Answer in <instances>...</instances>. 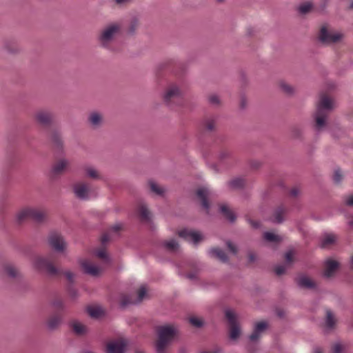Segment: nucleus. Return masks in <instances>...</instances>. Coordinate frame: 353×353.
<instances>
[{
    "instance_id": "f704fd0d",
    "label": "nucleus",
    "mask_w": 353,
    "mask_h": 353,
    "mask_svg": "<svg viewBox=\"0 0 353 353\" xmlns=\"http://www.w3.org/2000/svg\"><path fill=\"white\" fill-rule=\"evenodd\" d=\"M85 175L86 177L94 179L99 180L101 179V176L99 172L92 166H86L84 168Z\"/></svg>"
},
{
    "instance_id": "774afa93",
    "label": "nucleus",
    "mask_w": 353,
    "mask_h": 353,
    "mask_svg": "<svg viewBox=\"0 0 353 353\" xmlns=\"http://www.w3.org/2000/svg\"><path fill=\"white\" fill-rule=\"evenodd\" d=\"M345 203L347 206H353V194L348 195L345 198Z\"/></svg>"
},
{
    "instance_id": "69168bd1",
    "label": "nucleus",
    "mask_w": 353,
    "mask_h": 353,
    "mask_svg": "<svg viewBox=\"0 0 353 353\" xmlns=\"http://www.w3.org/2000/svg\"><path fill=\"white\" fill-rule=\"evenodd\" d=\"M245 349L248 353H256L258 350V347L256 345L249 343L245 346Z\"/></svg>"
},
{
    "instance_id": "4d7b16f0",
    "label": "nucleus",
    "mask_w": 353,
    "mask_h": 353,
    "mask_svg": "<svg viewBox=\"0 0 353 353\" xmlns=\"http://www.w3.org/2000/svg\"><path fill=\"white\" fill-rule=\"evenodd\" d=\"M225 245L231 253H232L234 255L237 254L238 248L231 241H225Z\"/></svg>"
},
{
    "instance_id": "39448f33",
    "label": "nucleus",
    "mask_w": 353,
    "mask_h": 353,
    "mask_svg": "<svg viewBox=\"0 0 353 353\" xmlns=\"http://www.w3.org/2000/svg\"><path fill=\"white\" fill-rule=\"evenodd\" d=\"M34 122L45 128H50L54 124V113L49 109H39L33 114Z\"/></svg>"
},
{
    "instance_id": "58836bf2",
    "label": "nucleus",
    "mask_w": 353,
    "mask_h": 353,
    "mask_svg": "<svg viewBox=\"0 0 353 353\" xmlns=\"http://www.w3.org/2000/svg\"><path fill=\"white\" fill-rule=\"evenodd\" d=\"M313 4L311 2H304L301 3L296 8L300 14L304 15L308 14L312 9Z\"/></svg>"
},
{
    "instance_id": "ea45409f",
    "label": "nucleus",
    "mask_w": 353,
    "mask_h": 353,
    "mask_svg": "<svg viewBox=\"0 0 353 353\" xmlns=\"http://www.w3.org/2000/svg\"><path fill=\"white\" fill-rule=\"evenodd\" d=\"M263 238L265 241L272 243H281L283 240L281 236L270 232H265L263 234Z\"/></svg>"
},
{
    "instance_id": "72a5a7b5",
    "label": "nucleus",
    "mask_w": 353,
    "mask_h": 353,
    "mask_svg": "<svg viewBox=\"0 0 353 353\" xmlns=\"http://www.w3.org/2000/svg\"><path fill=\"white\" fill-rule=\"evenodd\" d=\"M161 246L170 252H175L179 249V244L175 239L165 241L161 243Z\"/></svg>"
},
{
    "instance_id": "3c124183",
    "label": "nucleus",
    "mask_w": 353,
    "mask_h": 353,
    "mask_svg": "<svg viewBox=\"0 0 353 353\" xmlns=\"http://www.w3.org/2000/svg\"><path fill=\"white\" fill-rule=\"evenodd\" d=\"M190 239L194 244L196 245L203 240V236L199 232L193 230Z\"/></svg>"
},
{
    "instance_id": "f257e3e1",
    "label": "nucleus",
    "mask_w": 353,
    "mask_h": 353,
    "mask_svg": "<svg viewBox=\"0 0 353 353\" xmlns=\"http://www.w3.org/2000/svg\"><path fill=\"white\" fill-rule=\"evenodd\" d=\"M158 340L155 345L157 353H165L168 344L179 334L178 328L173 325H161L157 330Z\"/></svg>"
},
{
    "instance_id": "e2e57ef3",
    "label": "nucleus",
    "mask_w": 353,
    "mask_h": 353,
    "mask_svg": "<svg viewBox=\"0 0 353 353\" xmlns=\"http://www.w3.org/2000/svg\"><path fill=\"white\" fill-rule=\"evenodd\" d=\"M294 250L292 249L288 250L285 254V259L288 263L293 262Z\"/></svg>"
},
{
    "instance_id": "a878e982",
    "label": "nucleus",
    "mask_w": 353,
    "mask_h": 353,
    "mask_svg": "<svg viewBox=\"0 0 353 353\" xmlns=\"http://www.w3.org/2000/svg\"><path fill=\"white\" fill-rule=\"evenodd\" d=\"M328 117V114L324 113H320L319 112H315L314 114V118L315 120V127L318 131H320L325 128L326 126V120Z\"/></svg>"
},
{
    "instance_id": "c9c22d12",
    "label": "nucleus",
    "mask_w": 353,
    "mask_h": 353,
    "mask_svg": "<svg viewBox=\"0 0 353 353\" xmlns=\"http://www.w3.org/2000/svg\"><path fill=\"white\" fill-rule=\"evenodd\" d=\"M290 138L294 140H303V130L301 127L294 125L290 128Z\"/></svg>"
},
{
    "instance_id": "a18cd8bd",
    "label": "nucleus",
    "mask_w": 353,
    "mask_h": 353,
    "mask_svg": "<svg viewBox=\"0 0 353 353\" xmlns=\"http://www.w3.org/2000/svg\"><path fill=\"white\" fill-rule=\"evenodd\" d=\"M149 185L151 190L159 196H163L165 190L159 187L155 182L150 181Z\"/></svg>"
},
{
    "instance_id": "6e6552de",
    "label": "nucleus",
    "mask_w": 353,
    "mask_h": 353,
    "mask_svg": "<svg viewBox=\"0 0 353 353\" xmlns=\"http://www.w3.org/2000/svg\"><path fill=\"white\" fill-rule=\"evenodd\" d=\"M34 266L39 271L46 270L50 276H56L59 270L46 258L37 256L34 261Z\"/></svg>"
},
{
    "instance_id": "c756f323",
    "label": "nucleus",
    "mask_w": 353,
    "mask_h": 353,
    "mask_svg": "<svg viewBox=\"0 0 353 353\" xmlns=\"http://www.w3.org/2000/svg\"><path fill=\"white\" fill-rule=\"evenodd\" d=\"M228 185L231 190H242L245 188V181L242 177H236L229 181Z\"/></svg>"
},
{
    "instance_id": "e433bc0d",
    "label": "nucleus",
    "mask_w": 353,
    "mask_h": 353,
    "mask_svg": "<svg viewBox=\"0 0 353 353\" xmlns=\"http://www.w3.org/2000/svg\"><path fill=\"white\" fill-rule=\"evenodd\" d=\"M139 24V19L137 17L134 16L130 19L128 27L127 28V34L129 35H134L136 32L137 28Z\"/></svg>"
},
{
    "instance_id": "6e6d98bb",
    "label": "nucleus",
    "mask_w": 353,
    "mask_h": 353,
    "mask_svg": "<svg viewBox=\"0 0 353 353\" xmlns=\"http://www.w3.org/2000/svg\"><path fill=\"white\" fill-rule=\"evenodd\" d=\"M68 294L72 299H76L79 296V292L73 285H69L67 288Z\"/></svg>"
},
{
    "instance_id": "4c0bfd02",
    "label": "nucleus",
    "mask_w": 353,
    "mask_h": 353,
    "mask_svg": "<svg viewBox=\"0 0 353 353\" xmlns=\"http://www.w3.org/2000/svg\"><path fill=\"white\" fill-rule=\"evenodd\" d=\"M279 88L288 97H292L295 94V88L285 81H281L279 83Z\"/></svg>"
},
{
    "instance_id": "79ce46f5",
    "label": "nucleus",
    "mask_w": 353,
    "mask_h": 353,
    "mask_svg": "<svg viewBox=\"0 0 353 353\" xmlns=\"http://www.w3.org/2000/svg\"><path fill=\"white\" fill-rule=\"evenodd\" d=\"M87 312L89 314V315L92 318H99L103 313L101 307L92 306L88 307Z\"/></svg>"
},
{
    "instance_id": "b1692460",
    "label": "nucleus",
    "mask_w": 353,
    "mask_h": 353,
    "mask_svg": "<svg viewBox=\"0 0 353 353\" xmlns=\"http://www.w3.org/2000/svg\"><path fill=\"white\" fill-rule=\"evenodd\" d=\"M209 254L221 262L226 263L229 261V258L226 253L219 248H212L209 250Z\"/></svg>"
},
{
    "instance_id": "603ef678",
    "label": "nucleus",
    "mask_w": 353,
    "mask_h": 353,
    "mask_svg": "<svg viewBox=\"0 0 353 353\" xmlns=\"http://www.w3.org/2000/svg\"><path fill=\"white\" fill-rule=\"evenodd\" d=\"M146 294H147L146 288L143 286H141L138 291V297L135 300L136 303L137 304L141 303L143 301V298L146 296Z\"/></svg>"
},
{
    "instance_id": "dca6fc26",
    "label": "nucleus",
    "mask_w": 353,
    "mask_h": 353,
    "mask_svg": "<svg viewBox=\"0 0 353 353\" xmlns=\"http://www.w3.org/2000/svg\"><path fill=\"white\" fill-rule=\"evenodd\" d=\"M126 343L124 341H114L106 345V353H125Z\"/></svg>"
},
{
    "instance_id": "5701e85b",
    "label": "nucleus",
    "mask_w": 353,
    "mask_h": 353,
    "mask_svg": "<svg viewBox=\"0 0 353 353\" xmlns=\"http://www.w3.org/2000/svg\"><path fill=\"white\" fill-rule=\"evenodd\" d=\"M50 140L54 149L59 151H61L63 149V141L59 132L52 130L50 134Z\"/></svg>"
},
{
    "instance_id": "6ab92c4d",
    "label": "nucleus",
    "mask_w": 353,
    "mask_h": 353,
    "mask_svg": "<svg viewBox=\"0 0 353 353\" xmlns=\"http://www.w3.org/2000/svg\"><path fill=\"white\" fill-rule=\"evenodd\" d=\"M196 194L200 199L202 207L206 210L207 213H208L210 208V204L208 201V190L205 188H199L196 190Z\"/></svg>"
},
{
    "instance_id": "864d4df0",
    "label": "nucleus",
    "mask_w": 353,
    "mask_h": 353,
    "mask_svg": "<svg viewBox=\"0 0 353 353\" xmlns=\"http://www.w3.org/2000/svg\"><path fill=\"white\" fill-rule=\"evenodd\" d=\"M343 179V175L341 174V171L339 168H337L334 170L333 175V180L335 183L339 184Z\"/></svg>"
},
{
    "instance_id": "0e129e2a",
    "label": "nucleus",
    "mask_w": 353,
    "mask_h": 353,
    "mask_svg": "<svg viewBox=\"0 0 353 353\" xmlns=\"http://www.w3.org/2000/svg\"><path fill=\"white\" fill-rule=\"evenodd\" d=\"M64 275L70 283V285H73L74 283V274L70 271H65L64 272Z\"/></svg>"
},
{
    "instance_id": "423d86ee",
    "label": "nucleus",
    "mask_w": 353,
    "mask_h": 353,
    "mask_svg": "<svg viewBox=\"0 0 353 353\" xmlns=\"http://www.w3.org/2000/svg\"><path fill=\"white\" fill-rule=\"evenodd\" d=\"M343 34L339 32H332L328 30L327 26H323L319 30L317 39L323 45H332L339 42Z\"/></svg>"
},
{
    "instance_id": "338daca9",
    "label": "nucleus",
    "mask_w": 353,
    "mask_h": 353,
    "mask_svg": "<svg viewBox=\"0 0 353 353\" xmlns=\"http://www.w3.org/2000/svg\"><path fill=\"white\" fill-rule=\"evenodd\" d=\"M332 351L334 353H341L343 351L342 345L340 343H335L333 346Z\"/></svg>"
},
{
    "instance_id": "2f4dec72",
    "label": "nucleus",
    "mask_w": 353,
    "mask_h": 353,
    "mask_svg": "<svg viewBox=\"0 0 353 353\" xmlns=\"http://www.w3.org/2000/svg\"><path fill=\"white\" fill-rule=\"evenodd\" d=\"M68 164L69 162L67 159H62L54 164L52 168V172L54 174H61L66 169Z\"/></svg>"
},
{
    "instance_id": "412c9836",
    "label": "nucleus",
    "mask_w": 353,
    "mask_h": 353,
    "mask_svg": "<svg viewBox=\"0 0 353 353\" xmlns=\"http://www.w3.org/2000/svg\"><path fill=\"white\" fill-rule=\"evenodd\" d=\"M80 265L83 270V272L86 274L92 276H98L100 274V269L99 268V267L90 263L87 261H81Z\"/></svg>"
},
{
    "instance_id": "f3484780",
    "label": "nucleus",
    "mask_w": 353,
    "mask_h": 353,
    "mask_svg": "<svg viewBox=\"0 0 353 353\" xmlns=\"http://www.w3.org/2000/svg\"><path fill=\"white\" fill-rule=\"evenodd\" d=\"M30 219L37 223H43L48 220V212L46 210L32 208Z\"/></svg>"
},
{
    "instance_id": "4468645a",
    "label": "nucleus",
    "mask_w": 353,
    "mask_h": 353,
    "mask_svg": "<svg viewBox=\"0 0 353 353\" xmlns=\"http://www.w3.org/2000/svg\"><path fill=\"white\" fill-rule=\"evenodd\" d=\"M340 263L333 259H329L325 261V269L323 271V276L325 278H330L333 276L338 269L339 268Z\"/></svg>"
},
{
    "instance_id": "2eb2a0df",
    "label": "nucleus",
    "mask_w": 353,
    "mask_h": 353,
    "mask_svg": "<svg viewBox=\"0 0 353 353\" xmlns=\"http://www.w3.org/2000/svg\"><path fill=\"white\" fill-rule=\"evenodd\" d=\"M287 209L283 205H279L272 212V216L269 221L274 224H281L285 221V214Z\"/></svg>"
},
{
    "instance_id": "7ed1b4c3",
    "label": "nucleus",
    "mask_w": 353,
    "mask_h": 353,
    "mask_svg": "<svg viewBox=\"0 0 353 353\" xmlns=\"http://www.w3.org/2000/svg\"><path fill=\"white\" fill-rule=\"evenodd\" d=\"M121 29L122 25L120 22H112L105 26L97 36L100 46L108 48L117 36L121 33Z\"/></svg>"
},
{
    "instance_id": "393cba45",
    "label": "nucleus",
    "mask_w": 353,
    "mask_h": 353,
    "mask_svg": "<svg viewBox=\"0 0 353 353\" xmlns=\"http://www.w3.org/2000/svg\"><path fill=\"white\" fill-rule=\"evenodd\" d=\"M69 325L77 336H83L88 332V327L77 320L70 321Z\"/></svg>"
},
{
    "instance_id": "5fc2aeb1",
    "label": "nucleus",
    "mask_w": 353,
    "mask_h": 353,
    "mask_svg": "<svg viewBox=\"0 0 353 353\" xmlns=\"http://www.w3.org/2000/svg\"><path fill=\"white\" fill-rule=\"evenodd\" d=\"M190 323L194 326L195 327L200 328L203 326L204 323L201 319H199L196 317L190 318Z\"/></svg>"
},
{
    "instance_id": "13d9d810",
    "label": "nucleus",
    "mask_w": 353,
    "mask_h": 353,
    "mask_svg": "<svg viewBox=\"0 0 353 353\" xmlns=\"http://www.w3.org/2000/svg\"><path fill=\"white\" fill-rule=\"evenodd\" d=\"M52 305L57 310H64L65 309V304L61 299L54 300L52 301Z\"/></svg>"
},
{
    "instance_id": "9d476101",
    "label": "nucleus",
    "mask_w": 353,
    "mask_h": 353,
    "mask_svg": "<svg viewBox=\"0 0 353 353\" xmlns=\"http://www.w3.org/2000/svg\"><path fill=\"white\" fill-rule=\"evenodd\" d=\"M268 323L265 321H261L254 323L253 332L249 336V340L253 343H258L261 334L268 330Z\"/></svg>"
},
{
    "instance_id": "49530a36",
    "label": "nucleus",
    "mask_w": 353,
    "mask_h": 353,
    "mask_svg": "<svg viewBox=\"0 0 353 353\" xmlns=\"http://www.w3.org/2000/svg\"><path fill=\"white\" fill-rule=\"evenodd\" d=\"M208 103L214 107H219L221 105V100L217 94H213L208 97Z\"/></svg>"
},
{
    "instance_id": "f03ea898",
    "label": "nucleus",
    "mask_w": 353,
    "mask_h": 353,
    "mask_svg": "<svg viewBox=\"0 0 353 353\" xmlns=\"http://www.w3.org/2000/svg\"><path fill=\"white\" fill-rule=\"evenodd\" d=\"M163 101L170 109L183 105V92L176 83L169 84L164 90Z\"/></svg>"
},
{
    "instance_id": "aec40b11",
    "label": "nucleus",
    "mask_w": 353,
    "mask_h": 353,
    "mask_svg": "<svg viewBox=\"0 0 353 353\" xmlns=\"http://www.w3.org/2000/svg\"><path fill=\"white\" fill-rule=\"evenodd\" d=\"M73 191L75 196L81 200L88 199V186L86 183H78L74 185Z\"/></svg>"
},
{
    "instance_id": "c85d7f7f",
    "label": "nucleus",
    "mask_w": 353,
    "mask_h": 353,
    "mask_svg": "<svg viewBox=\"0 0 353 353\" xmlns=\"http://www.w3.org/2000/svg\"><path fill=\"white\" fill-rule=\"evenodd\" d=\"M31 209L32 208L30 207H26L17 212L16 221L19 225L21 224L27 219H30Z\"/></svg>"
},
{
    "instance_id": "052dcab7",
    "label": "nucleus",
    "mask_w": 353,
    "mask_h": 353,
    "mask_svg": "<svg viewBox=\"0 0 353 353\" xmlns=\"http://www.w3.org/2000/svg\"><path fill=\"white\" fill-rule=\"evenodd\" d=\"M245 219L254 229H259L261 226L260 221H254L250 219L248 216H245Z\"/></svg>"
},
{
    "instance_id": "bb28decb",
    "label": "nucleus",
    "mask_w": 353,
    "mask_h": 353,
    "mask_svg": "<svg viewBox=\"0 0 353 353\" xmlns=\"http://www.w3.org/2000/svg\"><path fill=\"white\" fill-rule=\"evenodd\" d=\"M3 48L9 53L17 54L21 51L17 42L13 39H6L3 42Z\"/></svg>"
},
{
    "instance_id": "de8ad7c7",
    "label": "nucleus",
    "mask_w": 353,
    "mask_h": 353,
    "mask_svg": "<svg viewBox=\"0 0 353 353\" xmlns=\"http://www.w3.org/2000/svg\"><path fill=\"white\" fill-rule=\"evenodd\" d=\"M232 156V152L228 149H222L219 151L218 158L219 161H224L230 158Z\"/></svg>"
},
{
    "instance_id": "a19ab883",
    "label": "nucleus",
    "mask_w": 353,
    "mask_h": 353,
    "mask_svg": "<svg viewBox=\"0 0 353 353\" xmlns=\"http://www.w3.org/2000/svg\"><path fill=\"white\" fill-rule=\"evenodd\" d=\"M130 305H137L135 300H132L128 295H122L119 303L120 307L125 309Z\"/></svg>"
},
{
    "instance_id": "7c9ffc66",
    "label": "nucleus",
    "mask_w": 353,
    "mask_h": 353,
    "mask_svg": "<svg viewBox=\"0 0 353 353\" xmlns=\"http://www.w3.org/2000/svg\"><path fill=\"white\" fill-rule=\"evenodd\" d=\"M337 236L333 233H325L321 241L320 247L325 248L330 245L334 244L336 241Z\"/></svg>"
},
{
    "instance_id": "1a4fd4ad",
    "label": "nucleus",
    "mask_w": 353,
    "mask_h": 353,
    "mask_svg": "<svg viewBox=\"0 0 353 353\" xmlns=\"http://www.w3.org/2000/svg\"><path fill=\"white\" fill-rule=\"evenodd\" d=\"M50 247L56 252L62 253L65 251L66 243L63 236L55 231L50 232L48 237Z\"/></svg>"
},
{
    "instance_id": "09e8293b",
    "label": "nucleus",
    "mask_w": 353,
    "mask_h": 353,
    "mask_svg": "<svg viewBox=\"0 0 353 353\" xmlns=\"http://www.w3.org/2000/svg\"><path fill=\"white\" fill-rule=\"evenodd\" d=\"M248 107V99L245 93L241 92L239 96V109L242 111L245 110Z\"/></svg>"
},
{
    "instance_id": "ddd939ff",
    "label": "nucleus",
    "mask_w": 353,
    "mask_h": 353,
    "mask_svg": "<svg viewBox=\"0 0 353 353\" xmlns=\"http://www.w3.org/2000/svg\"><path fill=\"white\" fill-rule=\"evenodd\" d=\"M299 288L302 289L313 290L316 288V283L305 274H300L295 279Z\"/></svg>"
},
{
    "instance_id": "9b49d317",
    "label": "nucleus",
    "mask_w": 353,
    "mask_h": 353,
    "mask_svg": "<svg viewBox=\"0 0 353 353\" xmlns=\"http://www.w3.org/2000/svg\"><path fill=\"white\" fill-rule=\"evenodd\" d=\"M334 106L332 100L327 96L323 95L320 98L316 105V112L328 114L334 110Z\"/></svg>"
},
{
    "instance_id": "680f3d73",
    "label": "nucleus",
    "mask_w": 353,
    "mask_h": 353,
    "mask_svg": "<svg viewBox=\"0 0 353 353\" xmlns=\"http://www.w3.org/2000/svg\"><path fill=\"white\" fill-rule=\"evenodd\" d=\"M330 0H321V2L318 8V12L321 14L326 12V8Z\"/></svg>"
},
{
    "instance_id": "473e14b6",
    "label": "nucleus",
    "mask_w": 353,
    "mask_h": 353,
    "mask_svg": "<svg viewBox=\"0 0 353 353\" xmlns=\"http://www.w3.org/2000/svg\"><path fill=\"white\" fill-rule=\"evenodd\" d=\"M336 319L330 310H326V316L325 319V325L327 329L331 330L335 328Z\"/></svg>"
},
{
    "instance_id": "f8f14e48",
    "label": "nucleus",
    "mask_w": 353,
    "mask_h": 353,
    "mask_svg": "<svg viewBox=\"0 0 353 353\" xmlns=\"http://www.w3.org/2000/svg\"><path fill=\"white\" fill-rule=\"evenodd\" d=\"M103 115L99 111H92L87 117V122L92 129H98L103 123Z\"/></svg>"
},
{
    "instance_id": "4be33fe9",
    "label": "nucleus",
    "mask_w": 353,
    "mask_h": 353,
    "mask_svg": "<svg viewBox=\"0 0 353 353\" xmlns=\"http://www.w3.org/2000/svg\"><path fill=\"white\" fill-rule=\"evenodd\" d=\"M62 323L61 316L54 314L48 318L46 321V327L48 331L53 332L57 330Z\"/></svg>"
},
{
    "instance_id": "0eeeda50",
    "label": "nucleus",
    "mask_w": 353,
    "mask_h": 353,
    "mask_svg": "<svg viewBox=\"0 0 353 353\" xmlns=\"http://www.w3.org/2000/svg\"><path fill=\"white\" fill-rule=\"evenodd\" d=\"M225 316L230 324L229 337L232 341H237L241 336V330L236 316L231 310H226Z\"/></svg>"
},
{
    "instance_id": "37998d69",
    "label": "nucleus",
    "mask_w": 353,
    "mask_h": 353,
    "mask_svg": "<svg viewBox=\"0 0 353 353\" xmlns=\"http://www.w3.org/2000/svg\"><path fill=\"white\" fill-rule=\"evenodd\" d=\"M216 121L214 118L206 119L203 122L204 128L209 132H213L216 130Z\"/></svg>"
},
{
    "instance_id": "bf43d9fd",
    "label": "nucleus",
    "mask_w": 353,
    "mask_h": 353,
    "mask_svg": "<svg viewBox=\"0 0 353 353\" xmlns=\"http://www.w3.org/2000/svg\"><path fill=\"white\" fill-rule=\"evenodd\" d=\"M274 272L277 276H281L286 272V267L284 265H278L274 267Z\"/></svg>"
},
{
    "instance_id": "a211bd4d",
    "label": "nucleus",
    "mask_w": 353,
    "mask_h": 353,
    "mask_svg": "<svg viewBox=\"0 0 353 353\" xmlns=\"http://www.w3.org/2000/svg\"><path fill=\"white\" fill-rule=\"evenodd\" d=\"M196 194L200 199L202 207L206 210L207 213H208L210 208V204L208 201V190L205 188H199L196 190Z\"/></svg>"
},
{
    "instance_id": "c03bdc74",
    "label": "nucleus",
    "mask_w": 353,
    "mask_h": 353,
    "mask_svg": "<svg viewBox=\"0 0 353 353\" xmlns=\"http://www.w3.org/2000/svg\"><path fill=\"white\" fill-rule=\"evenodd\" d=\"M139 214L142 220L148 221L150 220V212L148 210L147 206L144 204H142L139 207Z\"/></svg>"
},
{
    "instance_id": "20e7f679",
    "label": "nucleus",
    "mask_w": 353,
    "mask_h": 353,
    "mask_svg": "<svg viewBox=\"0 0 353 353\" xmlns=\"http://www.w3.org/2000/svg\"><path fill=\"white\" fill-rule=\"evenodd\" d=\"M1 274L12 282H21L23 279V274L20 267L10 261L2 263Z\"/></svg>"
},
{
    "instance_id": "cd10ccee",
    "label": "nucleus",
    "mask_w": 353,
    "mask_h": 353,
    "mask_svg": "<svg viewBox=\"0 0 353 353\" xmlns=\"http://www.w3.org/2000/svg\"><path fill=\"white\" fill-rule=\"evenodd\" d=\"M219 211L223 216L228 219L231 223H234L236 220V215L235 213L229 208L225 204L220 205Z\"/></svg>"
},
{
    "instance_id": "8fccbe9b",
    "label": "nucleus",
    "mask_w": 353,
    "mask_h": 353,
    "mask_svg": "<svg viewBox=\"0 0 353 353\" xmlns=\"http://www.w3.org/2000/svg\"><path fill=\"white\" fill-rule=\"evenodd\" d=\"M193 230H189L187 228H184L183 230H181L178 231L177 234L179 237L185 239V240H189L191 236V234L192 233Z\"/></svg>"
}]
</instances>
